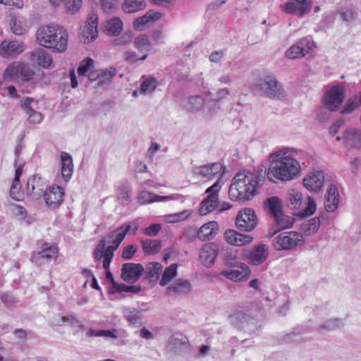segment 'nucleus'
<instances>
[{"label": "nucleus", "mask_w": 361, "mask_h": 361, "mask_svg": "<svg viewBox=\"0 0 361 361\" xmlns=\"http://www.w3.org/2000/svg\"><path fill=\"white\" fill-rule=\"evenodd\" d=\"M204 104V99L202 96L194 95L188 97L185 102L184 106L188 111H200Z\"/></svg>", "instance_id": "38"}, {"label": "nucleus", "mask_w": 361, "mask_h": 361, "mask_svg": "<svg viewBox=\"0 0 361 361\" xmlns=\"http://www.w3.org/2000/svg\"><path fill=\"white\" fill-rule=\"evenodd\" d=\"M225 170V167L220 162H214L193 167L192 173L195 176L211 179L216 176H219L221 178L224 174Z\"/></svg>", "instance_id": "14"}, {"label": "nucleus", "mask_w": 361, "mask_h": 361, "mask_svg": "<svg viewBox=\"0 0 361 361\" xmlns=\"http://www.w3.org/2000/svg\"><path fill=\"white\" fill-rule=\"evenodd\" d=\"M237 268V269H224L221 271L220 274L235 282L243 281L249 279L251 275V270L246 264L243 263Z\"/></svg>", "instance_id": "20"}, {"label": "nucleus", "mask_w": 361, "mask_h": 361, "mask_svg": "<svg viewBox=\"0 0 361 361\" xmlns=\"http://www.w3.org/2000/svg\"><path fill=\"white\" fill-rule=\"evenodd\" d=\"M61 320L63 323L68 322L73 328H78L77 331L85 330V325L82 324L73 314L63 316L61 317Z\"/></svg>", "instance_id": "54"}, {"label": "nucleus", "mask_w": 361, "mask_h": 361, "mask_svg": "<svg viewBox=\"0 0 361 361\" xmlns=\"http://www.w3.org/2000/svg\"><path fill=\"white\" fill-rule=\"evenodd\" d=\"M258 219L252 208L247 207L238 211L235 226L241 231L250 232L257 226Z\"/></svg>", "instance_id": "9"}, {"label": "nucleus", "mask_w": 361, "mask_h": 361, "mask_svg": "<svg viewBox=\"0 0 361 361\" xmlns=\"http://www.w3.org/2000/svg\"><path fill=\"white\" fill-rule=\"evenodd\" d=\"M343 326V323L340 319H333L326 321L324 324H322L319 329L326 330V331H334L338 329H340Z\"/></svg>", "instance_id": "53"}, {"label": "nucleus", "mask_w": 361, "mask_h": 361, "mask_svg": "<svg viewBox=\"0 0 361 361\" xmlns=\"http://www.w3.org/2000/svg\"><path fill=\"white\" fill-rule=\"evenodd\" d=\"M137 250V246L135 245H128L123 248L121 257L125 260H130L135 255Z\"/></svg>", "instance_id": "63"}, {"label": "nucleus", "mask_w": 361, "mask_h": 361, "mask_svg": "<svg viewBox=\"0 0 361 361\" xmlns=\"http://www.w3.org/2000/svg\"><path fill=\"white\" fill-rule=\"evenodd\" d=\"M169 345L171 350L177 352L180 349L188 346V339L182 333L176 332L170 337L169 340Z\"/></svg>", "instance_id": "36"}, {"label": "nucleus", "mask_w": 361, "mask_h": 361, "mask_svg": "<svg viewBox=\"0 0 361 361\" xmlns=\"http://www.w3.org/2000/svg\"><path fill=\"white\" fill-rule=\"evenodd\" d=\"M49 188L48 182L39 173L30 176L27 180L25 194L32 200H39Z\"/></svg>", "instance_id": "7"}, {"label": "nucleus", "mask_w": 361, "mask_h": 361, "mask_svg": "<svg viewBox=\"0 0 361 361\" xmlns=\"http://www.w3.org/2000/svg\"><path fill=\"white\" fill-rule=\"evenodd\" d=\"M219 246L214 243H206L200 252L201 262L206 267H212L219 255Z\"/></svg>", "instance_id": "19"}, {"label": "nucleus", "mask_w": 361, "mask_h": 361, "mask_svg": "<svg viewBox=\"0 0 361 361\" xmlns=\"http://www.w3.org/2000/svg\"><path fill=\"white\" fill-rule=\"evenodd\" d=\"M252 309V307L246 309L245 311H235L229 316L231 324L235 328L249 334H256L260 328V325Z\"/></svg>", "instance_id": "5"}, {"label": "nucleus", "mask_w": 361, "mask_h": 361, "mask_svg": "<svg viewBox=\"0 0 361 361\" xmlns=\"http://www.w3.org/2000/svg\"><path fill=\"white\" fill-rule=\"evenodd\" d=\"M82 36L83 39V43L89 44L91 42L96 39L97 37V28L88 27L83 26L82 28Z\"/></svg>", "instance_id": "49"}, {"label": "nucleus", "mask_w": 361, "mask_h": 361, "mask_svg": "<svg viewBox=\"0 0 361 361\" xmlns=\"http://www.w3.org/2000/svg\"><path fill=\"white\" fill-rule=\"evenodd\" d=\"M311 0H289L284 6V12L302 17L311 10Z\"/></svg>", "instance_id": "15"}, {"label": "nucleus", "mask_w": 361, "mask_h": 361, "mask_svg": "<svg viewBox=\"0 0 361 361\" xmlns=\"http://www.w3.org/2000/svg\"><path fill=\"white\" fill-rule=\"evenodd\" d=\"M313 37L310 35L301 38L298 42L292 45L285 53L288 59H295L305 56L310 53L313 47H315Z\"/></svg>", "instance_id": "11"}, {"label": "nucleus", "mask_w": 361, "mask_h": 361, "mask_svg": "<svg viewBox=\"0 0 361 361\" xmlns=\"http://www.w3.org/2000/svg\"><path fill=\"white\" fill-rule=\"evenodd\" d=\"M304 186L310 191H316V172L312 171L308 177L303 179Z\"/></svg>", "instance_id": "64"}, {"label": "nucleus", "mask_w": 361, "mask_h": 361, "mask_svg": "<svg viewBox=\"0 0 361 361\" xmlns=\"http://www.w3.org/2000/svg\"><path fill=\"white\" fill-rule=\"evenodd\" d=\"M94 60L90 57H87L82 60L78 67V73L79 76H85L94 67Z\"/></svg>", "instance_id": "46"}, {"label": "nucleus", "mask_w": 361, "mask_h": 361, "mask_svg": "<svg viewBox=\"0 0 361 361\" xmlns=\"http://www.w3.org/2000/svg\"><path fill=\"white\" fill-rule=\"evenodd\" d=\"M150 42L147 35L142 34L137 37L134 40V47L139 51H148Z\"/></svg>", "instance_id": "50"}, {"label": "nucleus", "mask_w": 361, "mask_h": 361, "mask_svg": "<svg viewBox=\"0 0 361 361\" xmlns=\"http://www.w3.org/2000/svg\"><path fill=\"white\" fill-rule=\"evenodd\" d=\"M106 244V238H102L99 241L97 247L94 248L93 251V257L95 261L100 262L102 259L105 257L106 251L105 246Z\"/></svg>", "instance_id": "48"}, {"label": "nucleus", "mask_w": 361, "mask_h": 361, "mask_svg": "<svg viewBox=\"0 0 361 361\" xmlns=\"http://www.w3.org/2000/svg\"><path fill=\"white\" fill-rule=\"evenodd\" d=\"M130 188L126 185H121L118 187L117 197L121 204L123 206H127L130 203Z\"/></svg>", "instance_id": "45"}, {"label": "nucleus", "mask_w": 361, "mask_h": 361, "mask_svg": "<svg viewBox=\"0 0 361 361\" xmlns=\"http://www.w3.org/2000/svg\"><path fill=\"white\" fill-rule=\"evenodd\" d=\"M33 101L34 99L32 97H25L20 101V106L28 116V121L30 123H39L43 119V116L31 106V103Z\"/></svg>", "instance_id": "25"}, {"label": "nucleus", "mask_w": 361, "mask_h": 361, "mask_svg": "<svg viewBox=\"0 0 361 361\" xmlns=\"http://www.w3.org/2000/svg\"><path fill=\"white\" fill-rule=\"evenodd\" d=\"M345 98L344 83L328 85L322 97V103L331 111H337Z\"/></svg>", "instance_id": "6"}, {"label": "nucleus", "mask_w": 361, "mask_h": 361, "mask_svg": "<svg viewBox=\"0 0 361 361\" xmlns=\"http://www.w3.org/2000/svg\"><path fill=\"white\" fill-rule=\"evenodd\" d=\"M178 264L174 263L166 267L164 271L159 284L165 286L177 274Z\"/></svg>", "instance_id": "43"}, {"label": "nucleus", "mask_w": 361, "mask_h": 361, "mask_svg": "<svg viewBox=\"0 0 361 361\" xmlns=\"http://www.w3.org/2000/svg\"><path fill=\"white\" fill-rule=\"evenodd\" d=\"M121 8L126 13H136L146 8V1L145 0H124Z\"/></svg>", "instance_id": "37"}, {"label": "nucleus", "mask_w": 361, "mask_h": 361, "mask_svg": "<svg viewBox=\"0 0 361 361\" xmlns=\"http://www.w3.org/2000/svg\"><path fill=\"white\" fill-rule=\"evenodd\" d=\"M141 244L145 255L157 254L161 248V243L160 240H142Z\"/></svg>", "instance_id": "39"}, {"label": "nucleus", "mask_w": 361, "mask_h": 361, "mask_svg": "<svg viewBox=\"0 0 361 361\" xmlns=\"http://www.w3.org/2000/svg\"><path fill=\"white\" fill-rule=\"evenodd\" d=\"M167 290L178 294L188 295L192 291V285L187 279H177L167 287Z\"/></svg>", "instance_id": "30"}, {"label": "nucleus", "mask_w": 361, "mask_h": 361, "mask_svg": "<svg viewBox=\"0 0 361 361\" xmlns=\"http://www.w3.org/2000/svg\"><path fill=\"white\" fill-rule=\"evenodd\" d=\"M253 91L261 97L281 100L286 97L283 85L273 73L263 74L256 79Z\"/></svg>", "instance_id": "4"}, {"label": "nucleus", "mask_w": 361, "mask_h": 361, "mask_svg": "<svg viewBox=\"0 0 361 361\" xmlns=\"http://www.w3.org/2000/svg\"><path fill=\"white\" fill-rule=\"evenodd\" d=\"M259 183V176L252 173H238L228 189L229 199L242 202L251 200L257 194Z\"/></svg>", "instance_id": "2"}, {"label": "nucleus", "mask_w": 361, "mask_h": 361, "mask_svg": "<svg viewBox=\"0 0 361 361\" xmlns=\"http://www.w3.org/2000/svg\"><path fill=\"white\" fill-rule=\"evenodd\" d=\"M116 288L113 290L114 294L120 293L122 292H129L132 293H138L142 290V287L140 284L138 285H126L122 283H119L118 285L116 286Z\"/></svg>", "instance_id": "51"}, {"label": "nucleus", "mask_w": 361, "mask_h": 361, "mask_svg": "<svg viewBox=\"0 0 361 361\" xmlns=\"http://www.w3.org/2000/svg\"><path fill=\"white\" fill-rule=\"evenodd\" d=\"M243 256L247 264L258 266L268 259L269 256V247L264 243L255 245L252 249L244 250Z\"/></svg>", "instance_id": "10"}, {"label": "nucleus", "mask_w": 361, "mask_h": 361, "mask_svg": "<svg viewBox=\"0 0 361 361\" xmlns=\"http://www.w3.org/2000/svg\"><path fill=\"white\" fill-rule=\"evenodd\" d=\"M20 178V177L15 176L10 188V196L16 201H21L25 197V192L21 190Z\"/></svg>", "instance_id": "42"}, {"label": "nucleus", "mask_w": 361, "mask_h": 361, "mask_svg": "<svg viewBox=\"0 0 361 361\" xmlns=\"http://www.w3.org/2000/svg\"><path fill=\"white\" fill-rule=\"evenodd\" d=\"M309 203L307 207H305V209H303L301 212H299L297 214V216L300 218H305L308 216H310L313 214L316 210V203L313 198L308 197Z\"/></svg>", "instance_id": "58"}, {"label": "nucleus", "mask_w": 361, "mask_h": 361, "mask_svg": "<svg viewBox=\"0 0 361 361\" xmlns=\"http://www.w3.org/2000/svg\"><path fill=\"white\" fill-rule=\"evenodd\" d=\"M35 75L34 71L27 64L20 63L19 76L23 82L30 81Z\"/></svg>", "instance_id": "52"}, {"label": "nucleus", "mask_w": 361, "mask_h": 361, "mask_svg": "<svg viewBox=\"0 0 361 361\" xmlns=\"http://www.w3.org/2000/svg\"><path fill=\"white\" fill-rule=\"evenodd\" d=\"M154 193L147 190L141 191L137 195V201L141 204L154 202Z\"/></svg>", "instance_id": "61"}, {"label": "nucleus", "mask_w": 361, "mask_h": 361, "mask_svg": "<svg viewBox=\"0 0 361 361\" xmlns=\"http://www.w3.org/2000/svg\"><path fill=\"white\" fill-rule=\"evenodd\" d=\"M332 177L323 171H317V191L325 184L334 183Z\"/></svg>", "instance_id": "57"}, {"label": "nucleus", "mask_w": 361, "mask_h": 361, "mask_svg": "<svg viewBox=\"0 0 361 361\" xmlns=\"http://www.w3.org/2000/svg\"><path fill=\"white\" fill-rule=\"evenodd\" d=\"M32 60L44 68H48L53 61L51 56L41 48L32 52Z\"/></svg>", "instance_id": "33"}, {"label": "nucleus", "mask_w": 361, "mask_h": 361, "mask_svg": "<svg viewBox=\"0 0 361 361\" xmlns=\"http://www.w3.org/2000/svg\"><path fill=\"white\" fill-rule=\"evenodd\" d=\"M226 241L232 245L243 246L251 243L253 237L249 235L240 233L233 229H228L224 232Z\"/></svg>", "instance_id": "21"}, {"label": "nucleus", "mask_w": 361, "mask_h": 361, "mask_svg": "<svg viewBox=\"0 0 361 361\" xmlns=\"http://www.w3.org/2000/svg\"><path fill=\"white\" fill-rule=\"evenodd\" d=\"M157 85V79L154 77H149L142 82L140 92L144 94H151L156 90Z\"/></svg>", "instance_id": "44"}, {"label": "nucleus", "mask_w": 361, "mask_h": 361, "mask_svg": "<svg viewBox=\"0 0 361 361\" xmlns=\"http://www.w3.org/2000/svg\"><path fill=\"white\" fill-rule=\"evenodd\" d=\"M61 176L65 182H68L73 172V163L71 155L66 152L60 154Z\"/></svg>", "instance_id": "24"}, {"label": "nucleus", "mask_w": 361, "mask_h": 361, "mask_svg": "<svg viewBox=\"0 0 361 361\" xmlns=\"http://www.w3.org/2000/svg\"><path fill=\"white\" fill-rule=\"evenodd\" d=\"M163 266L157 262H149L146 267L145 279H147L149 283H156L162 271Z\"/></svg>", "instance_id": "32"}, {"label": "nucleus", "mask_w": 361, "mask_h": 361, "mask_svg": "<svg viewBox=\"0 0 361 361\" xmlns=\"http://www.w3.org/2000/svg\"><path fill=\"white\" fill-rule=\"evenodd\" d=\"M133 39V32L130 30L123 33L119 37L113 40V44L116 46L125 45L131 42Z\"/></svg>", "instance_id": "59"}, {"label": "nucleus", "mask_w": 361, "mask_h": 361, "mask_svg": "<svg viewBox=\"0 0 361 361\" xmlns=\"http://www.w3.org/2000/svg\"><path fill=\"white\" fill-rule=\"evenodd\" d=\"M263 206L272 218H277V215L283 212L282 201L277 196L267 197L264 201Z\"/></svg>", "instance_id": "26"}, {"label": "nucleus", "mask_w": 361, "mask_h": 361, "mask_svg": "<svg viewBox=\"0 0 361 361\" xmlns=\"http://www.w3.org/2000/svg\"><path fill=\"white\" fill-rule=\"evenodd\" d=\"M300 241L296 232H283L274 238L273 245L278 251L286 250L297 246Z\"/></svg>", "instance_id": "13"}, {"label": "nucleus", "mask_w": 361, "mask_h": 361, "mask_svg": "<svg viewBox=\"0 0 361 361\" xmlns=\"http://www.w3.org/2000/svg\"><path fill=\"white\" fill-rule=\"evenodd\" d=\"M221 257L226 267L233 268L238 267L243 262L239 261L238 250L237 249H222Z\"/></svg>", "instance_id": "28"}, {"label": "nucleus", "mask_w": 361, "mask_h": 361, "mask_svg": "<svg viewBox=\"0 0 361 361\" xmlns=\"http://www.w3.org/2000/svg\"><path fill=\"white\" fill-rule=\"evenodd\" d=\"M162 17V13L160 12L154 11L153 10H150L147 11L144 16L140 17V19L143 21L145 24L150 21H156L159 20Z\"/></svg>", "instance_id": "60"}, {"label": "nucleus", "mask_w": 361, "mask_h": 361, "mask_svg": "<svg viewBox=\"0 0 361 361\" xmlns=\"http://www.w3.org/2000/svg\"><path fill=\"white\" fill-rule=\"evenodd\" d=\"M302 204V194L296 189H290L286 195V205L291 209H299Z\"/></svg>", "instance_id": "34"}, {"label": "nucleus", "mask_w": 361, "mask_h": 361, "mask_svg": "<svg viewBox=\"0 0 361 361\" xmlns=\"http://www.w3.org/2000/svg\"><path fill=\"white\" fill-rule=\"evenodd\" d=\"M123 27V23L121 18L113 17L106 20L102 24L103 32L109 36H118Z\"/></svg>", "instance_id": "27"}, {"label": "nucleus", "mask_w": 361, "mask_h": 361, "mask_svg": "<svg viewBox=\"0 0 361 361\" xmlns=\"http://www.w3.org/2000/svg\"><path fill=\"white\" fill-rule=\"evenodd\" d=\"M269 161L271 164L267 172V178L272 182L294 179L300 172V166L297 159L286 155V152L283 150L271 154Z\"/></svg>", "instance_id": "1"}, {"label": "nucleus", "mask_w": 361, "mask_h": 361, "mask_svg": "<svg viewBox=\"0 0 361 361\" xmlns=\"http://www.w3.org/2000/svg\"><path fill=\"white\" fill-rule=\"evenodd\" d=\"M145 268L140 263L127 262L122 264L121 279L128 283H135L143 274Z\"/></svg>", "instance_id": "12"}, {"label": "nucleus", "mask_w": 361, "mask_h": 361, "mask_svg": "<svg viewBox=\"0 0 361 361\" xmlns=\"http://www.w3.org/2000/svg\"><path fill=\"white\" fill-rule=\"evenodd\" d=\"M124 318L129 323L130 325L135 327H140L142 325V310H139L136 308H123Z\"/></svg>", "instance_id": "31"}, {"label": "nucleus", "mask_w": 361, "mask_h": 361, "mask_svg": "<svg viewBox=\"0 0 361 361\" xmlns=\"http://www.w3.org/2000/svg\"><path fill=\"white\" fill-rule=\"evenodd\" d=\"M275 221V227L277 231H281L286 228H291L294 223L295 219L291 216H288L283 214V211L281 214L277 215V218H273Z\"/></svg>", "instance_id": "41"}, {"label": "nucleus", "mask_w": 361, "mask_h": 361, "mask_svg": "<svg viewBox=\"0 0 361 361\" xmlns=\"http://www.w3.org/2000/svg\"><path fill=\"white\" fill-rule=\"evenodd\" d=\"M218 207V198L214 195H208L200 204L199 214L204 216Z\"/></svg>", "instance_id": "35"}, {"label": "nucleus", "mask_w": 361, "mask_h": 361, "mask_svg": "<svg viewBox=\"0 0 361 361\" xmlns=\"http://www.w3.org/2000/svg\"><path fill=\"white\" fill-rule=\"evenodd\" d=\"M340 202L339 192L335 183H330L324 196V209L327 212H334L338 207Z\"/></svg>", "instance_id": "17"}, {"label": "nucleus", "mask_w": 361, "mask_h": 361, "mask_svg": "<svg viewBox=\"0 0 361 361\" xmlns=\"http://www.w3.org/2000/svg\"><path fill=\"white\" fill-rule=\"evenodd\" d=\"M64 191L62 187L53 185L48 188L47 192L43 196L46 204L51 208H58L63 202Z\"/></svg>", "instance_id": "16"}, {"label": "nucleus", "mask_w": 361, "mask_h": 361, "mask_svg": "<svg viewBox=\"0 0 361 361\" xmlns=\"http://www.w3.org/2000/svg\"><path fill=\"white\" fill-rule=\"evenodd\" d=\"M39 44L54 53H63L68 49V33L57 25H47L39 27L36 33Z\"/></svg>", "instance_id": "3"}, {"label": "nucleus", "mask_w": 361, "mask_h": 361, "mask_svg": "<svg viewBox=\"0 0 361 361\" xmlns=\"http://www.w3.org/2000/svg\"><path fill=\"white\" fill-rule=\"evenodd\" d=\"M49 1L54 6H58L60 3H63L66 11L72 13L78 11L82 3V0H49Z\"/></svg>", "instance_id": "40"}, {"label": "nucleus", "mask_w": 361, "mask_h": 361, "mask_svg": "<svg viewBox=\"0 0 361 361\" xmlns=\"http://www.w3.org/2000/svg\"><path fill=\"white\" fill-rule=\"evenodd\" d=\"M307 331V329L302 326H298L293 330L280 338V342L284 344L300 343L305 341L302 335Z\"/></svg>", "instance_id": "23"}, {"label": "nucleus", "mask_w": 361, "mask_h": 361, "mask_svg": "<svg viewBox=\"0 0 361 361\" xmlns=\"http://www.w3.org/2000/svg\"><path fill=\"white\" fill-rule=\"evenodd\" d=\"M59 253V247L56 244L50 245L45 242L42 245L40 251H32L30 261L37 267H41L45 262L56 259Z\"/></svg>", "instance_id": "8"}, {"label": "nucleus", "mask_w": 361, "mask_h": 361, "mask_svg": "<svg viewBox=\"0 0 361 361\" xmlns=\"http://www.w3.org/2000/svg\"><path fill=\"white\" fill-rule=\"evenodd\" d=\"M300 230L305 235H309L316 232V217L301 224Z\"/></svg>", "instance_id": "56"}, {"label": "nucleus", "mask_w": 361, "mask_h": 361, "mask_svg": "<svg viewBox=\"0 0 361 361\" xmlns=\"http://www.w3.org/2000/svg\"><path fill=\"white\" fill-rule=\"evenodd\" d=\"M358 106V104L357 102V99L350 98L347 100L343 108L341 111V114H348L354 111Z\"/></svg>", "instance_id": "62"}, {"label": "nucleus", "mask_w": 361, "mask_h": 361, "mask_svg": "<svg viewBox=\"0 0 361 361\" xmlns=\"http://www.w3.org/2000/svg\"><path fill=\"white\" fill-rule=\"evenodd\" d=\"M218 231V223L212 221L204 224L198 229L197 236L202 241H209L217 235Z\"/></svg>", "instance_id": "22"}, {"label": "nucleus", "mask_w": 361, "mask_h": 361, "mask_svg": "<svg viewBox=\"0 0 361 361\" xmlns=\"http://www.w3.org/2000/svg\"><path fill=\"white\" fill-rule=\"evenodd\" d=\"M343 145L348 150L361 149V130L346 128L343 135Z\"/></svg>", "instance_id": "18"}, {"label": "nucleus", "mask_w": 361, "mask_h": 361, "mask_svg": "<svg viewBox=\"0 0 361 361\" xmlns=\"http://www.w3.org/2000/svg\"><path fill=\"white\" fill-rule=\"evenodd\" d=\"M117 73V71L114 67H110L109 69H104L99 72V81L97 82L98 86L109 82L113 77Z\"/></svg>", "instance_id": "47"}, {"label": "nucleus", "mask_w": 361, "mask_h": 361, "mask_svg": "<svg viewBox=\"0 0 361 361\" xmlns=\"http://www.w3.org/2000/svg\"><path fill=\"white\" fill-rule=\"evenodd\" d=\"M23 47V43H19L17 41L8 42L5 40L0 44V54L4 56L20 54L24 50Z\"/></svg>", "instance_id": "29"}, {"label": "nucleus", "mask_w": 361, "mask_h": 361, "mask_svg": "<svg viewBox=\"0 0 361 361\" xmlns=\"http://www.w3.org/2000/svg\"><path fill=\"white\" fill-rule=\"evenodd\" d=\"M126 235V231H124L121 227H119L116 230L108 233L106 239L110 240L114 238L113 240L116 241V243L121 244Z\"/></svg>", "instance_id": "55"}]
</instances>
